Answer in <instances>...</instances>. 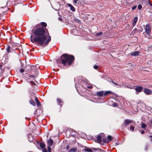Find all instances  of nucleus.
<instances>
[{
	"instance_id": "nucleus-1",
	"label": "nucleus",
	"mask_w": 152,
	"mask_h": 152,
	"mask_svg": "<svg viewBox=\"0 0 152 152\" xmlns=\"http://www.w3.org/2000/svg\"><path fill=\"white\" fill-rule=\"evenodd\" d=\"M40 23L43 27L34 30L33 34L34 37H33L32 35H31L30 40L33 43L45 47L51 41V37L49 35L48 30L45 28L47 26V23L45 22H42Z\"/></svg>"
},
{
	"instance_id": "nucleus-2",
	"label": "nucleus",
	"mask_w": 152,
	"mask_h": 152,
	"mask_svg": "<svg viewBox=\"0 0 152 152\" xmlns=\"http://www.w3.org/2000/svg\"><path fill=\"white\" fill-rule=\"evenodd\" d=\"M75 59L73 55L64 53L61 56L60 60L63 65L70 66L74 63Z\"/></svg>"
},
{
	"instance_id": "nucleus-3",
	"label": "nucleus",
	"mask_w": 152,
	"mask_h": 152,
	"mask_svg": "<svg viewBox=\"0 0 152 152\" xmlns=\"http://www.w3.org/2000/svg\"><path fill=\"white\" fill-rule=\"evenodd\" d=\"M28 67H29V68L27 69V71L29 72L30 74H33L34 75H30L28 77H33L34 78L36 76H37L38 73L37 70L38 69L37 67L35 65H28Z\"/></svg>"
},
{
	"instance_id": "nucleus-4",
	"label": "nucleus",
	"mask_w": 152,
	"mask_h": 152,
	"mask_svg": "<svg viewBox=\"0 0 152 152\" xmlns=\"http://www.w3.org/2000/svg\"><path fill=\"white\" fill-rule=\"evenodd\" d=\"M145 29L146 33L148 35H150L151 31V28L150 25L148 24H146Z\"/></svg>"
},
{
	"instance_id": "nucleus-5",
	"label": "nucleus",
	"mask_w": 152,
	"mask_h": 152,
	"mask_svg": "<svg viewBox=\"0 0 152 152\" xmlns=\"http://www.w3.org/2000/svg\"><path fill=\"white\" fill-rule=\"evenodd\" d=\"M143 92L148 95L151 94L152 93V91L150 89L146 88H144Z\"/></svg>"
},
{
	"instance_id": "nucleus-6",
	"label": "nucleus",
	"mask_w": 152,
	"mask_h": 152,
	"mask_svg": "<svg viewBox=\"0 0 152 152\" xmlns=\"http://www.w3.org/2000/svg\"><path fill=\"white\" fill-rule=\"evenodd\" d=\"M138 18L137 17H135L132 20V26L134 27L136 25V23L137 21Z\"/></svg>"
},
{
	"instance_id": "nucleus-7",
	"label": "nucleus",
	"mask_w": 152,
	"mask_h": 152,
	"mask_svg": "<svg viewBox=\"0 0 152 152\" xmlns=\"http://www.w3.org/2000/svg\"><path fill=\"white\" fill-rule=\"evenodd\" d=\"M143 89V88L141 86H137L136 87L135 90L136 91L140 92L142 91Z\"/></svg>"
},
{
	"instance_id": "nucleus-8",
	"label": "nucleus",
	"mask_w": 152,
	"mask_h": 152,
	"mask_svg": "<svg viewBox=\"0 0 152 152\" xmlns=\"http://www.w3.org/2000/svg\"><path fill=\"white\" fill-rule=\"evenodd\" d=\"M96 94L99 96H102L104 95V91H97L96 93Z\"/></svg>"
},
{
	"instance_id": "nucleus-9",
	"label": "nucleus",
	"mask_w": 152,
	"mask_h": 152,
	"mask_svg": "<svg viewBox=\"0 0 152 152\" xmlns=\"http://www.w3.org/2000/svg\"><path fill=\"white\" fill-rule=\"evenodd\" d=\"M67 5L69 7H70L71 10L72 11L75 12V7L72 4H68Z\"/></svg>"
},
{
	"instance_id": "nucleus-10",
	"label": "nucleus",
	"mask_w": 152,
	"mask_h": 152,
	"mask_svg": "<svg viewBox=\"0 0 152 152\" xmlns=\"http://www.w3.org/2000/svg\"><path fill=\"white\" fill-rule=\"evenodd\" d=\"M138 32H139V33H140L139 30L137 29V28H135L132 31V33L133 35H134L136 33Z\"/></svg>"
},
{
	"instance_id": "nucleus-11",
	"label": "nucleus",
	"mask_w": 152,
	"mask_h": 152,
	"mask_svg": "<svg viewBox=\"0 0 152 152\" xmlns=\"http://www.w3.org/2000/svg\"><path fill=\"white\" fill-rule=\"evenodd\" d=\"M102 138L101 136L100 135H99L97 137V142L99 143H101L102 141Z\"/></svg>"
},
{
	"instance_id": "nucleus-12",
	"label": "nucleus",
	"mask_w": 152,
	"mask_h": 152,
	"mask_svg": "<svg viewBox=\"0 0 152 152\" xmlns=\"http://www.w3.org/2000/svg\"><path fill=\"white\" fill-rule=\"evenodd\" d=\"M139 52L138 51H135V52H134L133 53H131V55L132 56H139Z\"/></svg>"
},
{
	"instance_id": "nucleus-13",
	"label": "nucleus",
	"mask_w": 152,
	"mask_h": 152,
	"mask_svg": "<svg viewBox=\"0 0 152 152\" xmlns=\"http://www.w3.org/2000/svg\"><path fill=\"white\" fill-rule=\"evenodd\" d=\"M48 144L49 146H51L52 145L53 141L51 139H50L47 140Z\"/></svg>"
},
{
	"instance_id": "nucleus-14",
	"label": "nucleus",
	"mask_w": 152,
	"mask_h": 152,
	"mask_svg": "<svg viewBox=\"0 0 152 152\" xmlns=\"http://www.w3.org/2000/svg\"><path fill=\"white\" fill-rule=\"evenodd\" d=\"M57 102L58 103L59 105L60 106H62L63 105V104H61L62 103H63L62 100L59 98H57Z\"/></svg>"
},
{
	"instance_id": "nucleus-15",
	"label": "nucleus",
	"mask_w": 152,
	"mask_h": 152,
	"mask_svg": "<svg viewBox=\"0 0 152 152\" xmlns=\"http://www.w3.org/2000/svg\"><path fill=\"white\" fill-rule=\"evenodd\" d=\"M35 101L37 103V106H39L41 105V104L37 97L35 96Z\"/></svg>"
},
{
	"instance_id": "nucleus-16",
	"label": "nucleus",
	"mask_w": 152,
	"mask_h": 152,
	"mask_svg": "<svg viewBox=\"0 0 152 152\" xmlns=\"http://www.w3.org/2000/svg\"><path fill=\"white\" fill-rule=\"evenodd\" d=\"M132 121L130 120L126 119L124 121V125L126 126L127 124H128L131 123Z\"/></svg>"
},
{
	"instance_id": "nucleus-17",
	"label": "nucleus",
	"mask_w": 152,
	"mask_h": 152,
	"mask_svg": "<svg viewBox=\"0 0 152 152\" xmlns=\"http://www.w3.org/2000/svg\"><path fill=\"white\" fill-rule=\"evenodd\" d=\"M112 94V92L110 91H105L104 93V96H108L109 94Z\"/></svg>"
},
{
	"instance_id": "nucleus-18",
	"label": "nucleus",
	"mask_w": 152,
	"mask_h": 152,
	"mask_svg": "<svg viewBox=\"0 0 152 152\" xmlns=\"http://www.w3.org/2000/svg\"><path fill=\"white\" fill-rule=\"evenodd\" d=\"M10 46L9 45H7V48L6 49L7 53H8L10 52Z\"/></svg>"
},
{
	"instance_id": "nucleus-19",
	"label": "nucleus",
	"mask_w": 152,
	"mask_h": 152,
	"mask_svg": "<svg viewBox=\"0 0 152 152\" xmlns=\"http://www.w3.org/2000/svg\"><path fill=\"white\" fill-rule=\"evenodd\" d=\"M39 145L40 146V147L44 149L45 148V145L44 143L43 142V143H40L39 144Z\"/></svg>"
},
{
	"instance_id": "nucleus-20",
	"label": "nucleus",
	"mask_w": 152,
	"mask_h": 152,
	"mask_svg": "<svg viewBox=\"0 0 152 152\" xmlns=\"http://www.w3.org/2000/svg\"><path fill=\"white\" fill-rule=\"evenodd\" d=\"M83 150L84 151H85V152H86V151H87V152H92V149H91L89 148H85V149H83Z\"/></svg>"
},
{
	"instance_id": "nucleus-21",
	"label": "nucleus",
	"mask_w": 152,
	"mask_h": 152,
	"mask_svg": "<svg viewBox=\"0 0 152 152\" xmlns=\"http://www.w3.org/2000/svg\"><path fill=\"white\" fill-rule=\"evenodd\" d=\"M113 138L111 136L108 135L107 136V140L109 141H112L113 139Z\"/></svg>"
},
{
	"instance_id": "nucleus-22",
	"label": "nucleus",
	"mask_w": 152,
	"mask_h": 152,
	"mask_svg": "<svg viewBox=\"0 0 152 152\" xmlns=\"http://www.w3.org/2000/svg\"><path fill=\"white\" fill-rule=\"evenodd\" d=\"M29 102L32 105L34 106H35V104L34 102L32 99H31V100L29 101Z\"/></svg>"
},
{
	"instance_id": "nucleus-23",
	"label": "nucleus",
	"mask_w": 152,
	"mask_h": 152,
	"mask_svg": "<svg viewBox=\"0 0 152 152\" xmlns=\"http://www.w3.org/2000/svg\"><path fill=\"white\" fill-rule=\"evenodd\" d=\"M148 125L150 128L152 127V119L149 121V123H148Z\"/></svg>"
},
{
	"instance_id": "nucleus-24",
	"label": "nucleus",
	"mask_w": 152,
	"mask_h": 152,
	"mask_svg": "<svg viewBox=\"0 0 152 152\" xmlns=\"http://www.w3.org/2000/svg\"><path fill=\"white\" fill-rule=\"evenodd\" d=\"M28 82L30 83H32L31 85L32 87H34V86H36V84L33 81H30Z\"/></svg>"
},
{
	"instance_id": "nucleus-25",
	"label": "nucleus",
	"mask_w": 152,
	"mask_h": 152,
	"mask_svg": "<svg viewBox=\"0 0 152 152\" xmlns=\"http://www.w3.org/2000/svg\"><path fill=\"white\" fill-rule=\"evenodd\" d=\"M102 34V32H99L97 33L96 34V36H99L100 35H101Z\"/></svg>"
},
{
	"instance_id": "nucleus-26",
	"label": "nucleus",
	"mask_w": 152,
	"mask_h": 152,
	"mask_svg": "<svg viewBox=\"0 0 152 152\" xmlns=\"http://www.w3.org/2000/svg\"><path fill=\"white\" fill-rule=\"evenodd\" d=\"M142 7V6L141 4H139L137 7V9L139 10H140L141 9Z\"/></svg>"
},
{
	"instance_id": "nucleus-27",
	"label": "nucleus",
	"mask_w": 152,
	"mask_h": 152,
	"mask_svg": "<svg viewBox=\"0 0 152 152\" xmlns=\"http://www.w3.org/2000/svg\"><path fill=\"white\" fill-rule=\"evenodd\" d=\"M146 126V124H145L142 123L141 124V127L145 129V128Z\"/></svg>"
},
{
	"instance_id": "nucleus-28",
	"label": "nucleus",
	"mask_w": 152,
	"mask_h": 152,
	"mask_svg": "<svg viewBox=\"0 0 152 152\" xmlns=\"http://www.w3.org/2000/svg\"><path fill=\"white\" fill-rule=\"evenodd\" d=\"M103 141L104 142H107L108 143V142L107 141V140L106 138H103Z\"/></svg>"
},
{
	"instance_id": "nucleus-29",
	"label": "nucleus",
	"mask_w": 152,
	"mask_h": 152,
	"mask_svg": "<svg viewBox=\"0 0 152 152\" xmlns=\"http://www.w3.org/2000/svg\"><path fill=\"white\" fill-rule=\"evenodd\" d=\"M76 148H73L70 149L71 151H72L73 152H75L77 150Z\"/></svg>"
},
{
	"instance_id": "nucleus-30",
	"label": "nucleus",
	"mask_w": 152,
	"mask_h": 152,
	"mask_svg": "<svg viewBox=\"0 0 152 152\" xmlns=\"http://www.w3.org/2000/svg\"><path fill=\"white\" fill-rule=\"evenodd\" d=\"M112 104L113 107H116L118 105L117 104L116 102H113Z\"/></svg>"
},
{
	"instance_id": "nucleus-31",
	"label": "nucleus",
	"mask_w": 152,
	"mask_h": 152,
	"mask_svg": "<svg viewBox=\"0 0 152 152\" xmlns=\"http://www.w3.org/2000/svg\"><path fill=\"white\" fill-rule=\"evenodd\" d=\"M112 83L114 85H115L117 86H118V87H120V85H119V84L115 83L114 81L113 82H112Z\"/></svg>"
},
{
	"instance_id": "nucleus-32",
	"label": "nucleus",
	"mask_w": 152,
	"mask_h": 152,
	"mask_svg": "<svg viewBox=\"0 0 152 152\" xmlns=\"http://www.w3.org/2000/svg\"><path fill=\"white\" fill-rule=\"evenodd\" d=\"M48 152H50L51 151V149L50 146H49L48 147Z\"/></svg>"
},
{
	"instance_id": "nucleus-33",
	"label": "nucleus",
	"mask_w": 152,
	"mask_h": 152,
	"mask_svg": "<svg viewBox=\"0 0 152 152\" xmlns=\"http://www.w3.org/2000/svg\"><path fill=\"white\" fill-rule=\"evenodd\" d=\"M130 128L131 130L133 131H134V127L132 126H130Z\"/></svg>"
},
{
	"instance_id": "nucleus-34",
	"label": "nucleus",
	"mask_w": 152,
	"mask_h": 152,
	"mask_svg": "<svg viewBox=\"0 0 152 152\" xmlns=\"http://www.w3.org/2000/svg\"><path fill=\"white\" fill-rule=\"evenodd\" d=\"M92 149L93 150H95L94 152H99L98 150L99 149H96L94 148H92Z\"/></svg>"
},
{
	"instance_id": "nucleus-35",
	"label": "nucleus",
	"mask_w": 152,
	"mask_h": 152,
	"mask_svg": "<svg viewBox=\"0 0 152 152\" xmlns=\"http://www.w3.org/2000/svg\"><path fill=\"white\" fill-rule=\"evenodd\" d=\"M137 5L134 6L133 7H132V10H134L137 7Z\"/></svg>"
},
{
	"instance_id": "nucleus-36",
	"label": "nucleus",
	"mask_w": 152,
	"mask_h": 152,
	"mask_svg": "<svg viewBox=\"0 0 152 152\" xmlns=\"http://www.w3.org/2000/svg\"><path fill=\"white\" fill-rule=\"evenodd\" d=\"M98 68V66L97 65H95L94 66V68L95 69H97Z\"/></svg>"
},
{
	"instance_id": "nucleus-37",
	"label": "nucleus",
	"mask_w": 152,
	"mask_h": 152,
	"mask_svg": "<svg viewBox=\"0 0 152 152\" xmlns=\"http://www.w3.org/2000/svg\"><path fill=\"white\" fill-rule=\"evenodd\" d=\"M24 71L25 70L23 69H21L20 70V72L21 73H23V72H24Z\"/></svg>"
},
{
	"instance_id": "nucleus-38",
	"label": "nucleus",
	"mask_w": 152,
	"mask_h": 152,
	"mask_svg": "<svg viewBox=\"0 0 152 152\" xmlns=\"http://www.w3.org/2000/svg\"><path fill=\"white\" fill-rule=\"evenodd\" d=\"M75 21L77 23H79L80 22V20L78 19H76Z\"/></svg>"
},
{
	"instance_id": "nucleus-39",
	"label": "nucleus",
	"mask_w": 152,
	"mask_h": 152,
	"mask_svg": "<svg viewBox=\"0 0 152 152\" xmlns=\"http://www.w3.org/2000/svg\"><path fill=\"white\" fill-rule=\"evenodd\" d=\"M43 152H47V149H43L42 151Z\"/></svg>"
},
{
	"instance_id": "nucleus-40",
	"label": "nucleus",
	"mask_w": 152,
	"mask_h": 152,
	"mask_svg": "<svg viewBox=\"0 0 152 152\" xmlns=\"http://www.w3.org/2000/svg\"><path fill=\"white\" fill-rule=\"evenodd\" d=\"M78 1L79 0H74V2L75 4H76L77 3V1Z\"/></svg>"
},
{
	"instance_id": "nucleus-41",
	"label": "nucleus",
	"mask_w": 152,
	"mask_h": 152,
	"mask_svg": "<svg viewBox=\"0 0 152 152\" xmlns=\"http://www.w3.org/2000/svg\"><path fill=\"white\" fill-rule=\"evenodd\" d=\"M148 2L149 5L151 6H152V4L151 3L150 0Z\"/></svg>"
},
{
	"instance_id": "nucleus-42",
	"label": "nucleus",
	"mask_w": 152,
	"mask_h": 152,
	"mask_svg": "<svg viewBox=\"0 0 152 152\" xmlns=\"http://www.w3.org/2000/svg\"><path fill=\"white\" fill-rule=\"evenodd\" d=\"M87 88H88L91 89L92 88V86H88Z\"/></svg>"
},
{
	"instance_id": "nucleus-43",
	"label": "nucleus",
	"mask_w": 152,
	"mask_h": 152,
	"mask_svg": "<svg viewBox=\"0 0 152 152\" xmlns=\"http://www.w3.org/2000/svg\"><path fill=\"white\" fill-rule=\"evenodd\" d=\"M31 136H28V140H29V141L30 142H31V141H30V140L29 139H30V137Z\"/></svg>"
},
{
	"instance_id": "nucleus-44",
	"label": "nucleus",
	"mask_w": 152,
	"mask_h": 152,
	"mask_svg": "<svg viewBox=\"0 0 152 152\" xmlns=\"http://www.w3.org/2000/svg\"><path fill=\"white\" fill-rule=\"evenodd\" d=\"M144 132H145L144 131V130H142V131H141V133L142 134H143L144 133Z\"/></svg>"
},
{
	"instance_id": "nucleus-45",
	"label": "nucleus",
	"mask_w": 152,
	"mask_h": 152,
	"mask_svg": "<svg viewBox=\"0 0 152 152\" xmlns=\"http://www.w3.org/2000/svg\"><path fill=\"white\" fill-rule=\"evenodd\" d=\"M59 20L61 21H62V19L60 18H59Z\"/></svg>"
},
{
	"instance_id": "nucleus-46",
	"label": "nucleus",
	"mask_w": 152,
	"mask_h": 152,
	"mask_svg": "<svg viewBox=\"0 0 152 152\" xmlns=\"http://www.w3.org/2000/svg\"><path fill=\"white\" fill-rule=\"evenodd\" d=\"M60 61V60L59 59H58L57 60V63H58V61Z\"/></svg>"
},
{
	"instance_id": "nucleus-47",
	"label": "nucleus",
	"mask_w": 152,
	"mask_h": 152,
	"mask_svg": "<svg viewBox=\"0 0 152 152\" xmlns=\"http://www.w3.org/2000/svg\"><path fill=\"white\" fill-rule=\"evenodd\" d=\"M69 148V147L68 145H67V146L66 147V149H68Z\"/></svg>"
},
{
	"instance_id": "nucleus-48",
	"label": "nucleus",
	"mask_w": 152,
	"mask_h": 152,
	"mask_svg": "<svg viewBox=\"0 0 152 152\" xmlns=\"http://www.w3.org/2000/svg\"><path fill=\"white\" fill-rule=\"evenodd\" d=\"M149 137H150V138H152V135H150L149 136Z\"/></svg>"
},
{
	"instance_id": "nucleus-49",
	"label": "nucleus",
	"mask_w": 152,
	"mask_h": 152,
	"mask_svg": "<svg viewBox=\"0 0 152 152\" xmlns=\"http://www.w3.org/2000/svg\"><path fill=\"white\" fill-rule=\"evenodd\" d=\"M2 66V65H0V68H1V66Z\"/></svg>"
},
{
	"instance_id": "nucleus-50",
	"label": "nucleus",
	"mask_w": 152,
	"mask_h": 152,
	"mask_svg": "<svg viewBox=\"0 0 152 152\" xmlns=\"http://www.w3.org/2000/svg\"><path fill=\"white\" fill-rule=\"evenodd\" d=\"M127 26H129V24H127Z\"/></svg>"
},
{
	"instance_id": "nucleus-51",
	"label": "nucleus",
	"mask_w": 152,
	"mask_h": 152,
	"mask_svg": "<svg viewBox=\"0 0 152 152\" xmlns=\"http://www.w3.org/2000/svg\"><path fill=\"white\" fill-rule=\"evenodd\" d=\"M139 31L140 32H142V30H139Z\"/></svg>"
},
{
	"instance_id": "nucleus-52",
	"label": "nucleus",
	"mask_w": 152,
	"mask_h": 152,
	"mask_svg": "<svg viewBox=\"0 0 152 152\" xmlns=\"http://www.w3.org/2000/svg\"><path fill=\"white\" fill-rule=\"evenodd\" d=\"M110 82L112 83V82H114V81H113L112 80H111Z\"/></svg>"
},
{
	"instance_id": "nucleus-53",
	"label": "nucleus",
	"mask_w": 152,
	"mask_h": 152,
	"mask_svg": "<svg viewBox=\"0 0 152 152\" xmlns=\"http://www.w3.org/2000/svg\"><path fill=\"white\" fill-rule=\"evenodd\" d=\"M15 49L16 50H17V49L19 50V49L18 48H16Z\"/></svg>"
},
{
	"instance_id": "nucleus-54",
	"label": "nucleus",
	"mask_w": 152,
	"mask_h": 152,
	"mask_svg": "<svg viewBox=\"0 0 152 152\" xmlns=\"http://www.w3.org/2000/svg\"><path fill=\"white\" fill-rule=\"evenodd\" d=\"M151 141L152 142V139H151Z\"/></svg>"
},
{
	"instance_id": "nucleus-55",
	"label": "nucleus",
	"mask_w": 152,
	"mask_h": 152,
	"mask_svg": "<svg viewBox=\"0 0 152 152\" xmlns=\"http://www.w3.org/2000/svg\"><path fill=\"white\" fill-rule=\"evenodd\" d=\"M115 144H116V145H118V144H117V143H115Z\"/></svg>"
},
{
	"instance_id": "nucleus-56",
	"label": "nucleus",
	"mask_w": 152,
	"mask_h": 152,
	"mask_svg": "<svg viewBox=\"0 0 152 152\" xmlns=\"http://www.w3.org/2000/svg\"><path fill=\"white\" fill-rule=\"evenodd\" d=\"M3 8V7H1V8Z\"/></svg>"
}]
</instances>
